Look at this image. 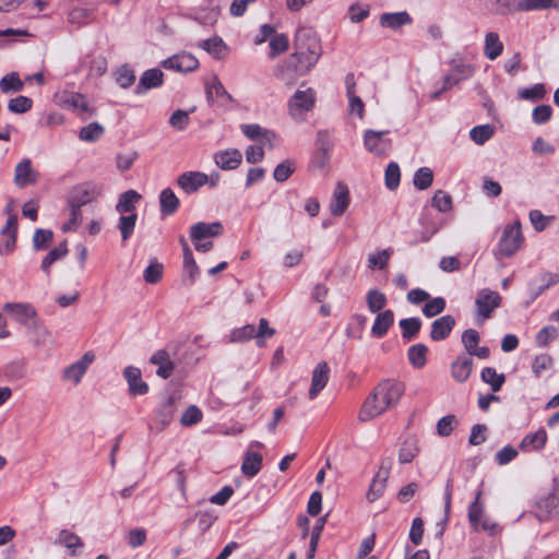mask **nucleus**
Masks as SVG:
<instances>
[{"mask_svg":"<svg viewBox=\"0 0 559 559\" xmlns=\"http://www.w3.org/2000/svg\"><path fill=\"white\" fill-rule=\"evenodd\" d=\"M52 240V231L48 229H37L33 237L34 247L36 250L46 248Z\"/></svg>","mask_w":559,"mask_h":559,"instance_id":"nucleus-61","label":"nucleus"},{"mask_svg":"<svg viewBox=\"0 0 559 559\" xmlns=\"http://www.w3.org/2000/svg\"><path fill=\"white\" fill-rule=\"evenodd\" d=\"M530 222L533 225L534 229L537 233L545 230L550 224L554 222L555 217L552 215H544L538 210H533L528 214Z\"/></svg>","mask_w":559,"mask_h":559,"instance_id":"nucleus-41","label":"nucleus"},{"mask_svg":"<svg viewBox=\"0 0 559 559\" xmlns=\"http://www.w3.org/2000/svg\"><path fill=\"white\" fill-rule=\"evenodd\" d=\"M104 128L97 122H92L83 127L80 131L79 138L84 142H93L102 136Z\"/></svg>","mask_w":559,"mask_h":559,"instance_id":"nucleus-46","label":"nucleus"},{"mask_svg":"<svg viewBox=\"0 0 559 559\" xmlns=\"http://www.w3.org/2000/svg\"><path fill=\"white\" fill-rule=\"evenodd\" d=\"M481 380L490 384L493 392H497L501 389L504 382V376L502 373H497L493 368L487 367L481 371Z\"/></svg>","mask_w":559,"mask_h":559,"instance_id":"nucleus-43","label":"nucleus"},{"mask_svg":"<svg viewBox=\"0 0 559 559\" xmlns=\"http://www.w3.org/2000/svg\"><path fill=\"white\" fill-rule=\"evenodd\" d=\"M428 348L424 344H415L408 349V359L415 368H423L426 365Z\"/></svg>","mask_w":559,"mask_h":559,"instance_id":"nucleus-40","label":"nucleus"},{"mask_svg":"<svg viewBox=\"0 0 559 559\" xmlns=\"http://www.w3.org/2000/svg\"><path fill=\"white\" fill-rule=\"evenodd\" d=\"M503 50V45L497 33L490 32L485 37L484 53L489 60L497 59Z\"/></svg>","mask_w":559,"mask_h":559,"instance_id":"nucleus-31","label":"nucleus"},{"mask_svg":"<svg viewBox=\"0 0 559 559\" xmlns=\"http://www.w3.org/2000/svg\"><path fill=\"white\" fill-rule=\"evenodd\" d=\"M366 301L370 312L379 313L386 305V297L382 292L373 288L367 293Z\"/></svg>","mask_w":559,"mask_h":559,"instance_id":"nucleus-37","label":"nucleus"},{"mask_svg":"<svg viewBox=\"0 0 559 559\" xmlns=\"http://www.w3.org/2000/svg\"><path fill=\"white\" fill-rule=\"evenodd\" d=\"M310 38H316L312 35L310 29L299 28L296 33V37H295L296 51L294 52V55H299L298 56L299 64H302V63L305 64L307 62V57H308L307 44L310 43Z\"/></svg>","mask_w":559,"mask_h":559,"instance_id":"nucleus-25","label":"nucleus"},{"mask_svg":"<svg viewBox=\"0 0 559 559\" xmlns=\"http://www.w3.org/2000/svg\"><path fill=\"white\" fill-rule=\"evenodd\" d=\"M55 543L67 547L72 556L76 554V549L83 547L82 539L69 530H61Z\"/></svg>","mask_w":559,"mask_h":559,"instance_id":"nucleus-30","label":"nucleus"},{"mask_svg":"<svg viewBox=\"0 0 559 559\" xmlns=\"http://www.w3.org/2000/svg\"><path fill=\"white\" fill-rule=\"evenodd\" d=\"M62 104L80 114L88 112L90 107L85 97L78 93H64L62 95Z\"/></svg>","mask_w":559,"mask_h":559,"instance_id":"nucleus-32","label":"nucleus"},{"mask_svg":"<svg viewBox=\"0 0 559 559\" xmlns=\"http://www.w3.org/2000/svg\"><path fill=\"white\" fill-rule=\"evenodd\" d=\"M389 474H390V467L384 466V463H382L381 466L379 467L377 474L374 475V477L369 486L368 492H367V499L370 502L376 501L378 498H380L383 495L385 487H386Z\"/></svg>","mask_w":559,"mask_h":559,"instance_id":"nucleus-16","label":"nucleus"},{"mask_svg":"<svg viewBox=\"0 0 559 559\" xmlns=\"http://www.w3.org/2000/svg\"><path fill=\"white\" fill-rule=\"evenodd\" d=\"M432 206L439 212H448L452 209V198L443 190H437L432 197Z\"/></svg>","mask_w":559,"mask_h":559,"instance_id":"nucleus-52","label":"nucleus"},{"mask_svg":"<svg viewBox=\"0 0 559 559\" xmlns=\"http://www.w3.org/2000/svg\"><path fill=\"white\" fill-rule=\"evenodd\" d=\"M190 123L189 112L178 109L169 118V124L176 130L183 131Z\"/></svg>","mask_w":559,"mask_h":559,"instance_id":"nucleus-56","label":"nucleus"},{"mask_svg":"<svg viewBox=\"0 0 559 559\" xmlns=\"http://www.w3.org/2000/svg\"><path fill=\"white\" fill-rule=\"evenodd\" d=\"M433 180V173L428 167L419 168L414 176V185L419 190L428 189Z\"/></svg>","mask_w":559,"mask_h":559,"instance_id":"nucleus-45","label":"nucleus"},{"mask_svg":"<svg viewBox=\"0 0 559 559\" xmlns=\"http://www.w3.org/2000/svg\"><path fill=\"white\" fill-rule=\"evenodd\" d=\"M150 361L153 365L158 366L156 374L163 379L169 378L175 369V365L170 360L169 354L164 349H159L154 353Z\"/></svg>","mask_w":559,"mask_h":559,"instance_id":"nucleus-21","label":"nucleus"},{"mask_svg":"<svg viewBox=\"0 0 559 559\" xmlns=\"http://www.w3.org/2000/svg\"><path fill=\"white\" fill-rule=\"evenodd\" d=\"M418 453L417 443L414 439H406L399 450V461L401 463H409Z\"/></svg>","mask_w":559,"mask_h":559,"instance_id":"nucleus-42","label":"nucleus"},{"mask_svg":"<svg viewBox=\"0 0 559 559\" xmlns=\"http://www.w3.org/2000/svg\"><path fill=\"white\" fill-rule=\"evenodd\" d=\"M209 181V176L201 171H186L181 174L178 179V186L186 193H193L198 191L201 187L206 185Z\"/></svg>","mask_w":559,"mask_h":559,"instance_id":"nucleus-14","label":"nucleus"},{"mask_svg":"<svg viewBox=\"0 0 559 559\" xmlns=\"http://www.w3.org/2000/svg\"><path fill=\"white\" fill-rule=\"evenodd\" d=\"M390 255H391L390 249H384L377 253L370 254L368 258V266L370 269L378 267L380 270H383L388 265Z\"/></svg>","mask_w":559,"mask_h":559,"instance_id":"nucleus-55","label":"nucleus"},{"mask_svg":"<svg viewBox=\"0 0 559 559\" xmlns=\"http://www.w3.org/2000/svg\"><path fill=\"white\" fill-rule=\"evenodd\" d=\"M138 221L136 213L121 214L118 222V229L123 241H127L133 234Z\"/></svg>","mask_w":559,"mask_h":559,"instance_id":"nucleus-35","label":"nucleus"},{"mask_svg":"<svg viewBox=\"0 0 559 559\" xmlns=\"http://www.w3.org/2000/svg\"><path fill=\"white\" fill-rule=\"evenodd\" d=\"M138 156H139V154L135 151L117 155V158H116L117 168L120 171L129 170L132 167L133 163L136 160Z\"/></svg>","mask_w":559,"mask_h":559,"instance_id":"nucleus-62","label":"nucleus"},{"mask_svg":"<svg viewBox=\"0 0 559 559\" xmlns=\"http://www.w3.org/2000/svg\"><path fill=\"white\" fill-rule=\"evenodd\" d=\"M214 160H215V164L221 169L231 170V169H236L241 164L242 155L238 150L233 148V150L217 152L214 155Z\"/></svg>","mask_w":559,"mask_h":559,"instance_id":"nucleus-19","label":"nucleus"},{"mask_svg":"<svg viewBox=\"0 0 559 559\" xmlns=\"http://www.w3.org/2000/svg\"><path fill=\"white\" fill-rule=\"evenodd\" d=\"M493 128L490 124H481L474 127L471 132V139L476 144H484L486 141H488L493 135Z\"/></svg>","mask_w":559,"mask_h":559,"instance_id":"nucleus-47","label":"nucleus"},{"mask_svg":"<svg viewBox=\"0 0 559 559\" xmlns=\"http://www.w3.org/2000/svg\"><path fill=\"white\" fill-rule=\"evenodd\" d=\"M521 223L518 221L514 225L507 226L499 241V251L501 254L511 255L520 246Z\"/></svg>","mask_w":559,"mask_h":559,"instance_id":"nucleus-10","label":"nucleus"},{"mask_svg":"<svg viewBox=\"0 0 559 559\" xmlns=\"http://www.w3.org/2000/svg\"><path fill=\"white\" fill-rule=\"evenodd\" d=\"M141 200V194L135 190H128L120 194L116 211L120 214L135 213V205Z\"/></svg>","mask_w":559,"mask_h":559,"instance_id":"nucleus-27","label":"nucleus"},{"mask_svg":"<svg viewBox=\"0 0 559 559\" xmlns=\"http://www.w3.org/2000/svg\"><path fill=\"white\" fill-rule=\"evenodd\" d=\"M330 377V367L326 361H320L312 371L311 385L308 392L310 400H314L326 386Z\"/></svg>","mask_w":559,"mask_h":559,"instance_id":"nucleus-13","label":"nucleus"},{"mask_svg":"<svg viewBox=\"0 0 559 559\" xmlns=\"http://www.w3.org/2000/svg\"><path fill=\"white\" fill-rule=\"evenodd\" d=\"M454 325L455 319L452 316H443L432 322L430 337L437 342L442 341L448 337Z\"/></svg>","mask_w":559,"mask_h":559,"instance_id":"nucleus-20","label":"nucleus"},{"mask_svg":"<svg viewBox=\"0 0 559 559\" xmlns=\"http://www.w3.org/2000/svg\"><path fill=\"white\" fill-rule=\"evenodd\" d=\"M404 388L401 383L385 380L380 382L365 400L358 415L360 421H370L388 409L394 407L401 400Z\"/></svg>","mask_w":559,"mask_h":559,"instance_id":"nucleus-1","label":"nucleus"},{"mask_svg":"<svg viewBox=\"0 0 559 559\" xmlns=\"http://www.w3.org/2000/svg\"><path fill=\"white\" fill-rule=\"evenodd\" d=\"M135 75L132 69L128 66L120 67L116 72V82L122 88H128L133 85Z\"/></svg>","mask_w":559,"mask_h":559,"instance_id":"nucleus-53","label":"nucleus"},{"mask_svg":"<svg viewBox=\"0 0 559 559\" xmlns=\"http://www.w3.org/2000/svg\"><path fill=\"white\" fill-rule=\"evenodd\" d=\"M349 204V192L345 185L337 183L331 203L330 211L334 216H341Z\"/></svg>","mask_w":559,"mask_h":559,"instance_id":"nucleus-18","label":"nucleus"},{"mask_svg":"<svg viewBox=\"0 0 559 559\" xmlns=\"http://www.w3.org/2000/svg\"><path fill=\"white\" fill-rule=\"evenodd\" d=\"M393 322L394 313L392 310L388 309L379 312L371 328L372 335L377 337L384 336L388 333L390 326L393 324Z\"/></svg>","mask_w":559,"mask_h":559,"instance_id":"nucleus-28","label":"nucleus"},{"mask_svg":"<svg viewBox=\"0 0 559 559\" xmlns=\"http://www.w3.org/2000/svg\"><path fill=\"white\" fill-rule=\"evenodd\" d=\"M559 281V275L556 273H543L538 278L531 283V300L536 299L548 287L555 285Z\"/></svg>","mask_w":559,"mask_h":559,"instance_id":"nucleus-26","label":"nucleus"},{"mask_svg":"<svg viewBox=\"0 0 559 559\" xmlns=\"http://www.w3.org/2000/svg\"><path fill=\"white\" fill-rule=\"evenodd\" d=\"M202 412L194 405L189 406L181 416L180 423L183 426H192L201 421Z\"/></svg>","mask_w":559,"mask_h":559,"instance_id":"nucleus-59","label":"nucleus"},{"mask_svg":"<svg viewBox=\"0 0 559 559\" xmlns=\"http://www.w3.org/2000/svg\"><path fill=\"white\" fill-rule=\"evenodd\" d=\"M2 310L11 320L26 329L38 318L36 309L27 302H5Z\"/></svg>","mask_w":559,"mask_h":559,"instance_id":"nucleus-5","label":"nucleus"},{"mask_svg":"<svg viewBox=\"0 0 559 559\" xmlns=\"http://www.w3.org/2000/svg\"><path fill=\"white\" fill-rule=\"evenodd\" d=\"M174 404L175 399L173 396H169L163 404L162 408L158 411L157 416L159 423L162 424L160 430H163L171 421L175 413Z\"/></svg>","mask_w":559,"mask_h":559,"instance_id":"nucleus-51","label":"nucleus"},{"mask_svg":"<svg viewBox=\"0 0 559 559\" xmlns=\"http://www.w3.org/2000/svg\"><path fill=\"white\" fill-rule=\"evenodd\" d=\"M179 204V199L170 188L162 190L159 194V206L163 215H173L178 210Z\"/></svg>","mask_w":559,"mask_h":559,"instance_id":"nucleus-29","label":"nucleus"},{"mask_svg":"<svg viewBox=\"0 0 559 559\" xmlns=\"http://www.w3.org/2000/svg\"><path fill=\"white\" fill-rule=\"evenodd\" d=\"M223 234V225L219 222L197 223L190 228V238L192 241H201L205 238L218 237Z\"/></svg>","mask_w":559,"mask_h":559,"instance_id":"nucleus-15","label":"nucleus"},{"mask_svg":"<svg viewBox=\"0 0 559 559\" xmlns=\"http://www.w3.org/2000/svg\"><path fill=\"white\" fill-rule=\"evenodd\" d=\"M201 47L214 56H219L222 51L225 49V45L222 38L219 37H212L203 40L201 43Z\"/></svg>","mask_w":559,"mask_h":559,"instance_id":"nucleus-63","label":"nucleus"},{"mask_svg":"<svg viewBox=\"0 0 559 559\" xmlns=\"http://www.w3.org/2000/svg\"><path fill=\"white\" fill-rule=\"evenodd\" d=\"M68 253L67 242L60 243L58 247L51 249L47 255L44 258L41 262V270L49 275L50 274V266L56 261L64 258Z\"/></svg>","mask_w":559,"mask_h":559,"instance_id":"nucleus-36","label":"nucleus"},{"mask_svg":"<svg viewBox=\"0 0 559 559\" xmlns=\"http://www.w3.org/2000/svg\"><path fill=\"white\" fill-rule=\"evenodd\" d=\"M95 355L92 352L85 353L81 359L68 366L63 372L62 378L66 381L72 382L74 385L79 384L88 369L90 365L94 361Z\"/></svg>","mask_w":559,"mask_h":559,"instance_id":"nucleus-8","label":"nucleus"},{"mask_svg":"<svg viewBox=\"0 0 559 559\" xmlns=\"http://www.w3.org/2000/svg\"><path fill=\"white\" fill-rule=\"evenodd\" d=\"M402 335L404 338H413L420 330L421 322L418 318L403 319L400 321Z\"/></svg>","mask_w":559,"mask_h":559,"instance_id":"nucleus-49","label":"nucleus"},{"mask_svg":"<svg viewBox=\"0 0 559 559\" xmlns=\"http://www.w3.org/2000/svg\"><path fill=\"white\" fill-rule=\"evenodd\" d=\"M385 186L390 190H395L400 185L401 171L396 163H390L385 169Z\"/></svg>","mask_w":559,"mask_h":559,"instance_id":"nucleus-50","label":"nucleus"},{"mask_svg":"<svg viewBox=\"0 0 559 559\" xmlns=\"http://www.w3.org/2000/svg\"><path fill=\"white\" fill-rule=\"evenodd\" d=\"M27 331L33 335V341L36 346H41L50 340V331L38 320L33 321Z\"/></svg>","mask_w":559,"mask_h":559,"instance_id":"nucleus-33","label":"nucleus"},{"mask_svg":"<svg viewBox=\"0 0 559 559\" xmlns=\"http://www.w3.org/2000/svg\"><path fill=\"white\" fill-rule=\"evenodd\" d=\"M411 22V16L407 12H396V13H384L380 17V23L382 26L389 28H397L402 25L408 24Z\"/></svg>","mask_w":559,"mask_h":559,"instance_id":"nucleus-34","label":"nucleus"},{"mask_svg":"<svg viewBox=\"0 0 559 559\" xmlns=\"http://www.w3.org/2000/svg\"><path fill=\"white\" fill-rule=\"evenodd\" d=\"M39 179V174L33 168L32 160L24 158L16 164L14 169V185L17 188L34 186Z\"/></svg>","mask_w":559,"mask_h":559,"instance_id":"nucleus-9","label":"nucleus"},{"mask_svg":"<svg viewBox=\"0 0 559 559\" xmlns=\"http://www.w3.org/2000/svg\"><path fill=\"white\" fill-rule=\"evenodd\" d=\"M457 424L456 417L454 415H447L438 420L437 431L441 437H448L454 429V426Z\"/></svg>","mask_w":559,"mask_h":559,"instance_id":"nucleus-58","label":"nucleus"},{"mask_svg":"<svg viewBox=\"0 0 559 559\" xmlns=\"http://www.w3.org/2000/svg\"><path fill=\"white\" fill-rule=\"evenodd\" d=\"M462 343L468 353V355L472 354L473 350L476 349L479 343V334L477 331L469 329L464 331L462 335Z\"/></svg>","mask_w":559,"mask_h":559,"instance_id":"nucleus-60","label":"nucleus"},{"mask_svg":"<svg viewBox=\"0 0 559 559\" xmlns=\"http://www.w3.org/2000/svg\"><path fill=\"white\" fill-rule=\"evenodd\" d=\"M485 5L493 14H509L522 10V0H485Z\"/></svg>","mask_w":559,"mask_h":559,"instance_id":"nucleus-22","label":"nucleus"},{"mask_svg":"<svg viewBox=\"0 0 559 559\" xmlns=\"http://www.w3.org/2000/svg\"><path fill=\"white\" fill-rule=\"evenodd\" d=\"M389 134V131H374L371 129H368L364 133V145L365 148L376 155V156H382L388 151H390L392 146V142L390 139L386 138Z\"/></svg>","mask_w":559,"mask_h":559,"instance_id":"nucleus-7","label":"nucleus"},{"mask_svg":"<svg viewBox=\"0 0 559 559\" xmlns=\"http://www.w3.org/2000/svg\"><path fill=\"white\" fill-rule=\"evenodd\" d=\"M163 264L155 259L151 261L148 266L144 270L143 278L148 284H156L162 280Z\"/></svg>","mask_w":559,"mask_h":559,"instance_id":"nucleus-48","label":"nucleus"},{"mask_svg":"<svg viewBox=\"0 0 559 559\" xmlns=\"http://www.w3.org/2000/svg\"><path fill=\"white\" fill-rule=\"evenodd\" d=\"M33 102L26 96H17L8 103V108L14 114H24L32 108Z\"/></svg>","mask_w":559,"mask_h":559,"instance_id":"nucleus-54","label":"nucleus"},{"mask_svg":"<svg viewBox=\"0 0 559 559\" xmlns=\"http://www.w3.org/2000/svg\"><path fill=\"white\" fill-rule=\"evenodd\" d=\"M445 301L442 297H436L431 300L428 299L426 302L423 312L426 317L431 318L444 310Z\"/></svg>","mask_w":559,"mask_h":559,"instance_id":"nucleus-57","label":"nucleus"},{"mask_svg":"<svg viewBox=\"0 0 559 559\" xmlns=\"http://www.w3.org/2000/svg\"><path fill=\"white\" fill-rule=\"evenodd\" d=\"M308 57L307 62L304 64L298 63L299 55H290L282 66L275 69V76L287 83L293 84L298 78L306 75L318 62L320 58V44L317 38H310L307 44Z\"/></svg>","mask_w":559,"mask_h":559,"instance_id":"nucleus-2","label":"nucleus"},{"mask_svg":"<svg viewBox=\"0 0 559 559\" xmlns=\"http://www.w3.org/2000/svg\"><path fill=\"white\" fill-rule=\"evenodd\" d=\"M473 368V360L471 357L461 355L451 365V374L457 382H465Z\"/></svg>","mask_w":559,"mask_h":559,"instance_id":"nucleus-23","label":"nucleus"},{"mask_svg":"<svg viewBox=\"0 0 559 559\" xmlns=\"http://www.w3.org/2000/svg\"><path fill=\"white\" fill-rule=\"evenodd\" d=\"M123 376L132 395H143L148 391V385L142 380V373L139 368L128 366L123 370Z\"/></svg>","mask_w":559,"mask_h":559,"instance_id":"nucleus-17","label":"nucleus"},{"mask_svg":"<svg viewBox=\"0 0 559 559\" xmlns=\"http://www.w3.org/2000/svg\"><path fill=\"white\" fill-rule=\"evenodd\" d=\"M23 88L24 83L16 72L7 74L0 80V90L4 94L21 92Z\"/></svg>","mask_w":559,"mask_h":559,"instance_id":"nucleus-38","label":"nucleus"},{"mask_svg":"<svg viewBox=\"0 0 559 559\" xmlns=\"http://www.w3.org/2000/svg\"><path fill=\"white\" fill-rule=\"evenodd\" d=\"M314 102L316 94L312 88L297 90L288 102L289 115L296 121L304 120L305 114L313 108Z\"/></svg>","mask_w":559,"mask_h":559,"instance_id":"nucleus-3","label":"nucleus"},{"mask_svg":"<svg viewBox=\"0 0 559 559\" xmlns=\"http://www.w3.org/2000/svg\"><path fill=\"white\" fill-rule=\"evenodd\" d=\"M163 72L159 69L146 70L136 85V93H143L146 90L158 87L163 84Z\"/></svg>","mask_w":559,"mask_h":559,"instance_id":"nucleus-24","label":"nucleus"},{"mask_svg":"<svg viewBox=\"0 0 559 559\" xmlns=\"http://www.w3.org/2000/svg\"><path fill=\"white\" fill-rule=\"evenodd\" d=\"M263 444L259 441H252L249 444L248 450L246 451L241 464V472L247 477L255 476L261 467H262V455L255 451L253 448H262Z\"/></svg>","mask_w":559,"mask_h":559,"instance_id":"nucleus-11","label":"nucleus"},{"mask_svg":"<svg viewBox=\"0 0 559 559\" xmlns=\"http://www.w3.org/2000/svg\"><path fill=\"white\" fill-rule=\"evenodd\" d=\"M353 80V76L347 79V95L349 98V111L350 114H357L359 118H362L365 105L360 97L355 94V83L349 82Z\"/></svg>","mask_w":559,"mask_h":559,"instance_id":"nucleus-39","label":"nucleus"},{"mask_svg":"<svg viewBox=\"0 0 559 559\" xmlns=\"http://www.w3.org/2000/svg\"><path fill=\"white\" fill-rule=\"evenodd\" d=\"M162 66L177 72H191L199 67V61L191 53L182 51L164 60Z\"/></svg>","mask_w":559,"mask_h":559,"instance_id":"nucleus-12","label":"nucleus"},{"mask_svg":"<svg viewBox=\"0 0 559 559\" xmlns=\"http://www.w3.org/2000/svg\"><path fill=\"white\" fill-rule=\"evenodd\" d=\"M557 329L555 326H545L536 335V344L539 347L547 346L550 341L556 338L557 336Z\"/></svg>","mask_w":559,"mask_h":559,"instance_id":"nucleus-64","label":"nucleus"},{"mask_svg":"<svg viewBox=\"0 0 559 559\" xmlns=\"http://www.w3.org/2000/svg\"><path fill=\"white\" fill-rule=\"evenodd\" d=\"M501 297L497 292L484 288L478 292L475 299L476 316L480 322L489 319L496 308L500 306Z\"/></svg>","mask_w":559,"mask_h":559,"instance_id":"nucleus-6","label":"nucleus"},{"mask_svg":"<svg viewBox=\"0 0 559 559\" xmlns=\"http://www.w3.org/2000/svg\"><path fill=\"white\" fill-rule=\"evenodd\" d=\"M103 193V186L87 182L80 186H76L72 189L69 198L68 205L69 207H75L81 210V207L90 202L95 201Z\"/></svg>","mask_w":559,"mask_h":559,"instance_id":"nucleus-4","label":"nucleus"},{"mask_svg":"<svg viewBox=\"0 0 559 559\" xmlns=\"http://www.w3.org/2000/svg\"><path fill=\"white\" fill-rule=\"evenodd\" d=\"M289 41L285 34H275L270 40V58L274 59L288 49Z\"/></svg>","mask_w":559,"mask_h":559,"instance_id":"nucleus-44","label":"nucleus"}]
</instances>
